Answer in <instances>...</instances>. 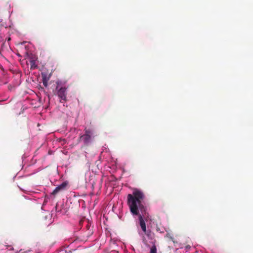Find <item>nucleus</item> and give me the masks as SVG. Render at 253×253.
<instances>
[{
    "instance_id": "obj_1",
    "label": "nucleus",
    "mask_w": 253,
    "mask_h": 253,
    "mask_svg": "<svg viewBox=\"0 0 253 253\" xmlns=\"http://www.w3.org/2000/svg\"><path fill=\"white\" fill-rule=\"evenodd\" d=\"M127 205L129 208L131 213L133 215H138L140 226L142 231L146 233V226L142 215L139 214V210H145V207L142 203L144 198V195L141 191L135 189L132 194L127 195Z\"/></svg>"
},
{
    "instance_id": "obj_2",
    "label": "nucleus",
    "mask_w": 253,
    "mask_h": 253,
    "mask_svg": "<svg viewBox=\"0 0 253 253\" xmlns=\"http://www.w3.org/2000/svg\"><path fill=\"white\" fill-rule=\"evenodd\" d=\"M58 98L60 99V102H66L67 100V88L65 87H61L57 90V93Z\"/></svg>"
},
{
    "instance_id": "obj_3",
    "label": "nucleus",
    "mask_w": 253,
    "mask_h": 253,
    "mask_svg": "<svg viewBox=\"0 0 253 253\" xmlns=\"http://www.w3.org/2000/svg\"><path fill=\"white\" fill-rule=\"evenodd\" d=\"M67 185L68 183L66 181L63 182L62 184L55 188V189L53 191L52 194L54 195L57 194L61 190H64Z\"/></svg>"
},
{
    "instance_id": "obj_4",
    "label": "nucleus",
    "mask_w": 253,
    "mask_h": 253,
    "mask_svg": "<svg viewBox=\"0 0 253 253\" xmlns=\"http://www.w3.org/2000/svg\"><path fill=\"white\" fill-rule=\"evenodd\" d=\"M29 63L31 69L33 70L37 68V65L36 64V59L35 57H31L29 59Z\"/></svg>"
},
{
    "instance_id": "obj_5",
    "label": "nucleus",
    "mask_w": 253,
    "mask_h": 253,
    "mask_svg": "<svg viewBox=\"0 0 253 253\" xmlns=\"http://www.w3.org/2000/svg\"><path fill=\"white\" fill-rule=\"evenodd\" d=\"M80 139L83 140L85 144H87L91 139V137L87 134H84L80 137Z\"/></svg>"
},
{
    "instance_id": "obj_6",
    "label": "nucleus",
    "mask_w": 253,
    "mask_h": 253,
    "mask_svg": "<svg viewBox=\"0 0 253 253\" xmlns=\"http://www.w3.org/2000/svg\"><path fill=\"white\" fill-rule=\"evenodd\" d=\"M42 83L45 87H47L48 85V79L46 77H42Z\"/></svg>"
},
{
    "instance_id": "obj_7",
    "label": "nucleus",
    "mask_w": 253,
    "mask_h": 253,
    "mask_svg": "<svg viewBox=\"0 0 253 253\" xmlns=\"http://www.w3.org/2000/svg\"><path fill=\"white\" fill-rule=\"evenodd\" d=\"M84 131H85V134H87V135H89L90 137H91V136L93 134L92 133V131L90 129H84Z\"/></svg>"
},
{
    "instance_id": "obj_8",
    "label": "nucleus",
    "mask_w": 253,
    "mask_h": 253,
    "mask_svg": "<svg viewBox=\"0 0 253 253\" xmlns=\"http://www.w3.org/2000/svg\"><path fill=\"white\" fill-rule=\"evenodd\" d=\"M150 253H157V248L155 245L151 247Z\"/></svg>"
},
{
    "instance_id": "obj_9",
    "label": "nucleus",
    "mask_w": 253,
    "mask_h": 253,
    "mask_svg": "<svg viewBox=\"0 0 253 253\" xmlns=\"http://www.w3.org/2000/svg\"><path fill=\"white\" fill-rule=\"evenodd\" d=\"M190 248L191 246L190 245H187L185 246V249L186 250V252H187L190 250Z\"/></svg>"
}]
</instances>
